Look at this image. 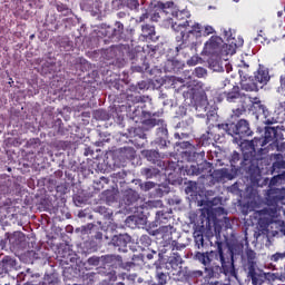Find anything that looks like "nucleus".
<instances>
[{
  "label": "nucleus",
  "instance_id": "obj_17",
  "mask_svg": "<svg viewBox=\"0 0 285 285\" xmlns=\"http://www.w3.org/2000/svg\"><path fill=\"white\" fill-rule=\"evenodd\" d=\"M210 177L216 181L217 184L222 181H232V179H235V173H232L230 169L228 168H220V169H215L212 174Z\"/></svg>",
  "mask_w": 285,
  "mask_h": 285
},
{
  "label": "nucleus",
  "instance_id": "obj_36",
  "mask_svg": "<svg viewBox=\"0 0 285 285\" xmlns=\"http://www.w3.org/2000/svg\"><path fill=\"white\" fill-rule=\"evenodd\" d=\"M259 86L252 81V83H244L243 85V90H246V92H258L259 91Z\"/></svg>",
  "mask_w": 285,
  "mask_h": 285
},
{
  "label": "nucleus",
  "instance_id": "obj_27",
  "mask_svg": "<svg viewBox=\"0 0 285 285\" xmlns=\"http://www.w3.org/2000/svg\"><path fill=\"white\" fill-rule=\"evenodd\" d=\"M155 279L156 285H166L168 284V274L164 273V271H161V267H157Z\"/></svg>",
  "mask_w": 285,
  "mask_h": 285
},
{
  "label": "nucleus",
  "instance_id": "obj_22",
  "mask_svg": "<svg viewBox=\"0 0 285 285\" xmlns=\"http://www.w3.org/2000/svg\"><path fill=\"white\" fill-rule=\"evenodd\" d=\"M248 99L252 104V108H254L258 115H264L265 118L271 115L266 105H263L258 97H248Z\"/></svg>",
  "mask_w": 285,
  "mask_h": 285
},
{
  "label": "nucleus",
  "instance_id": "obj_23",
  "mask_svg": "<svg viewBox=\"0 0 285 285\" xmlns=\"http://www.w3.org/2000/svg\"><path fill=\"white\" fill-rule=\"evenodd\" d=\"M224 97L229 104H235V101L242 97V94L239 92V86H234L232 90L224 91Z\"/></svg>",
  "mask_w": 285,
  "mask_h": 285
},
{
  "label": "nucleus",
  "instance_id": "obj_47",
  "mask_svg": "<svg viewBox=\"0 0 285 285\" xmlns=\"http://www.w3.org/2000/svg\"><path fill=\"white\" fill-rule=\"evenodd\" d=\"M279 259H285V252L283 253H275L271 256V262H279Z\"/></svg>",
  "mask_w": 285,
  "mask_h": 285
},
{
  "label": "nucleus",
  "instance_id": "obj_31",
  "mask_svg": "<svg viewBox=\"0 0 285 285\" xmlns=\"http://www.w3.org/2000/svg\"><path fill=\"white\" fill-rule=\"evenodd\" d=\"M144 126H147V128H155V126H164V120L163 119H157V118H148L142 121Z\"/></svg>",
  "mask_w": 285,
  "mask_h": 285
},
{
  "label": "nucleus",
  "instance_id": "obj_51",
  "mask_svg": "<svg viewBox=\"0 0 285 285\" xmlns=\"http://www.w3.org/2000/svg\"><path fill=\"white\" fill-rule=\"evenodd\" d=\"M245 111L244 107L233 109V117H242Z\"/></svg>",
  "mask_w": 285,
  "mask_h": 285
},
{
  "label": "nucleus",
  "instance_id": "obj_1",
  "mask_svg": "<svg viewBox=\"0 0 285 285\" xmlns=\"http://www.w3.org/2000/svg\"><path fill=\"white\" fill-rule=\"evenodd\" d=\"M216 246V250L210 252H196L194 255V259L203 264V266H209L210 262H213V257H215L218 262H220L219 271L224 274L228 279H237V268H235V250L242 252L244 250V245H232L224 252V242L218 240L216 236V240H213ZM237 247V248H236Z\"/></svg>",
  "mask_w": 285,
  "mask_h": 285
},
{
  "label": "nucleus",
  "instance_id": "obj_61",
  "mask_svg": "<svg viewBox=\"0 0 285 285\" xmlns=\"http://www.w3.org/2000/svg\"><path fill=\"white\" fill-rule=\"evenodd\" d=\"M126 222H127V224H130V222H137V217L129 216V217H127Z\"/></svg>",
  "mask_w": 285,
  "mask_h": 285
},
{
  "label": "nucleus",
  "instance_id": "obj_25",
  "mask_svg": "<svg viewBox=\"0 0 285 285\" xmlns=\"http://www.w3.org/2000/svg\"><path fill=\"white\" fill-rule=\"evenodd\" d=\"M263 138V144H271V141L277 139V128L265 127V134Z\"/></svg>",
  "mask_w": 285,
  "mask_h": 285
},
{
  "label": "nucleus",
  "instance_id": "obj_33",
  "mask_svg": "<svg viewBox=\"0 0 285 285\" xmlns=\"http://www.w3.org/2000/svg\"><path fill=\"white\" fill-rule=\"evenodd\" d=\"M56 10L61 12V14H63V17H68V16L72 14V9L68 8L67 4H63L61 2L56 4Z\"/></svg>",
  "mask_w": 285,
  "mask_h": 285
},
{
  "label": "nucleus",
  "instance_id": "obj_56",
  "mask_svg": "<svg viewBox=\"0 0 285 285\" xmlns=\"http://www.w3.org/2000/svg\"><path fill=\"white\" fill-rule=\"evenodd\" d=\"M98 213H100L101 215H110V213H108V208L104 206L98 207Z\"/></svg>",
  "mask_w": 285,
  "mask_h": 285
},
{
  "label": "nucleus",
  "instance_id": "obj_5",
  "mask_svg": "<svg viewBox=\"0 0 285 285\" xmlns=\"http://www.w3.org/2000/svg\"><path fill=\"white\" fill-rule=\"evenodd\" d=\"M185 248L186 245L179 244V242L177 240H171L161 249V253H167L168 250L171 252L168 256L167 264L170 265V268H173V271H177V268H179V266L184 264V258H181V256L184 255Z\"/></svg>",
  "mask_w": 285,
  "mask_h": 285
},
{
  "label": "nucleus",
  "instance_id": "obj_38",
  "mask_svg": "<svg viewBox=\"0 0 285 285\" xmlns=\"http://www.w3.org/2000/svg\"><path fill=\"white\" fill-rule=\"evenodd\" d=\"M125 6L129 10L139 11V0H125Z\"/></svg>",
  "mask_w": 285,
  "mask_h": 285
},
{
  "label": "nucleus",
  "instance_id": "obj_53",
  "mask_svg": "<svg viewBox=\"0 0 285 285\" xmlns=\"http://www.w3.org/2000/svg\"><path fill=\"white\" fill-rule=\"evenodd\" d=\"M81 90H83V87L80 85L75 86V95L73 97H81Z\"/></svg>",
  "mask_w": 285,
  "mask_h": 285
},
{
  "label": "nucleus",
  "instance_id": "obj_10",
  "mask_svg": "<svg viewBox=\"0 0 285 285\" xmlns=\"http://www.w3.org/2000/svg\"><path fill=\"white\" fill-rule=\"evenodd\" d=\"M267 142H264V137H255L252 140H246L245 142H242V148H245V150H248L250 156L253 157L254 161H257V153L264 150V146H266Z\"/></svg>",
  "mask_w": 285,
  "mask_h": 285
},
{
  "label": "nucleus",
  "instance_id": "obj_45",
  "mask_svg": "<svg viewBox=\"0 0 285 285\" xmlns=\"http://www.w3.org/2000/svg\"><path fill=\"white\" fill-rule=\"evenodd\" d=\"M193 75L196 76L198 79H202V78L206 77L207 71L203 67H197V68H195Z\"/></svg>",
  "mask_w": 285,
  "mask_h": 285
},
{
  "label": "nucleus",
  "instance_id": "obj_34",
  "mask_svg": "<svg viewBox=\"0 0 285 285\" xmlns=\"http://www.w3.org/2000/svg\"><path fill=\"white\" fill-rule=\"evenodd\" d=\"M171 72H179V70H184V62L179 60L169 61Z\"/></svg>",
  "mask_w": 285,
  "mask_h": 285
},
{
  "label": "nucleus",
  "instance_id": "obj_18",
  "mask_svg": "<svg viewBox=\"0 0 285 285\" xmlns=\"http://www.w3.org/2000/svg\"><path fill=\"white\" fill-rule=\"evenodd\" d=\"M277 118L275 117H265L264 124L266 126H273V124H284L285 121V101L279 102L276 110Z\"/></svg>",
  "mask_w": 285,
  "mask_h": 285
},
{
  "label": "nucleus",
  "instance_id": "obj_29",
  "mask_svg": "<svg viewBox=\"0 0 285 285\" xmlns=\"http://www.w3.org/2000/svg\"><path fill=\"white\" fill-rule=\"evenodd\" d=\"M219 37L213 36L206 43H205V50H217L219 48Z\"/></svg>",
  "mask_w": 285,
  "mask_h": 285
},
{
  "label": "nucleus",
  "instance_id": "obj_41",
  "mask_svg": "<svg viewBox=\"0 0 285 285\" xmlns=\"http://www.w3.org/2000/svg\"><path fill=\"white\" fill-rule=\"evenodd\" d=\"M196 191H197V183L189 181L185 188L186 195H193V193H196Z\"/></svg>",
  "mask_w": 285,
  "mask_h": 285
},
{
  "label": "nucleus",
  "instance_id": "obj_32",
  "mask_svg": "<svg viewBox=\"0 0 285 285\" xmlns=\"http://www.w3.org/2000/svg\"><path fill=\"white\" fill-rule=\"evenodd\" d=\"M141 96L127 95V106L128 108H132L136 104H141Z\"/></svg>",
  "mask_w": 285,
  "mask_h": 285
},
{
  "label": "nucleus",
  "instance_id": "obj_63",
  "mask_svg": "<svg viewBox=\"0 0 285 285\" xmlns=\"http://www.w3.org/2000/svg\"><path fill=\"white\" fill-rule=\"evenodd\" d=\"M3 262H0V275H3V273H6V268H3Z\"/></svg>",
  "mask_w": 285,
  "mask_h": 285
},
{
  "label": "nucleus",
  "instance_id": "obj_55",
  "mask_svg": "<svg viewBox=\"0 0 285 285\" xmlns=\"http://www.w3.org/2000/svg\"><path fill=\"white\" fill-rule=\"evenodd\" d=\"M107 282H117V274L115 272H110L108 274V281Z\"/></svg>",
  "mask_w": 285,
  "mask_h": 285
},
{
  "label": "nucleus",
  "instance_id": "obj_9",
  "mask_svg": "<svg viewBox=\"0 0 285 285\" xmlns=\"http://www.w3.org/2000/svg\"><path fill=\"white\" fill-rule=\"evenodd\" d=\"M173 6H175V2L169 1V2H157L155 4V8L157 10L154 13H150V21H159V19H164V21H168V14L173 12Z\"/></svg>",
  "mask_w": 285,
  "mask_h": 285
},
{
  "label": "nucleus",
  "instance_id": "obj_26",
  "mask_svg": "<svg viewBox=\"0 0 285 285\" xmlns=\"http://www.w3.org/2000/svg\"><path fill=\"white\" fill-rule=\"evenodd\" d=\"M136 155H137V151L135 150L134 147H122V148H119V156L122 159L132 160V159H135Z\"/></svg>",
  "mask_w": 285,
  "mask_h": 285
},
{
  "label": "nucleus",
  "instance_id": "obj_57",
  "mask_svg": "<svg viewBox=\"0 0 285 285\" xmlns=\"http://www.w3.org/2000/svg\"><path fill=\"white\" fill-rule=\"evenodd\" d=\"M95 228V225L94 224H87L86 226L82 227V230L85 233H90V230Z\"/></svg>",
  "mask_w": 285,
  "mask_h": 285
},
{
  "label": "nucleus",
  "instance_id": "obj_49",
  "mask_svg": "<svg viewBox=\"0 0 285 285\" xmlns=\"http://www.w3.org/2000/svg\"><path fill=\"white\" fill-rule=\"evenodd\" d=\"M285 177V171L283 174H279L277 176H274L272 179H271V186H275L276 184H278L279 179H284Z\"/></svg>",
  "mask_w": 285,
  "mask_h": 285
},
{
  "label": "nucleus",
  "instance_id": "obj_60",
  "mask_svg": "<svg viewBox=\"0 0 285 285\" xmlns=\"http://www.w3.org/2000/svg\"><path fill=\"white\" fill-rule=\"evenodd\" d=\"M187 66H197V58H191L187 61Z\"/></svg>",
  "mask_w": 285,
  "mask_h": 285
},
{
  "label": "nucleus",
  "instance_id": "obj_7",
  "mask_svg": "<svg viewBox=\"0 0 285 285\" xmlns=\"http://www.w3.org/2000/svg\"><path fill=\"white\" fill-rule=\"evenodd\" d=\"M188 19H190L188 11H175V7H173V12H169L167 17V21H171V28L177 32H181L193 23V20Z\"/></svg>",
  "mask_w": 285,
  "mask_h": 285
},
{
  "label": "nucleus",
  "instance_id": "obj_39",
  "mask_svg": "<svg viewBox=\"0 0 285 285\" xmlns=\"http://www.w3.org/2000/svg\"><path fill=\"white\" fill-rule=\"evenodd\" d=\"M146 158L148 159V161H153L155 164V161H157V159H159V151H157V150H147L146 151Z\"/></svg>",
  "mask_w": 285,
  "mask_h": 285
},
{
  "label": "nucleus",
  "instance_id": "obj_2",
  "mask_svg": "<svg viewBox=\"0 0 285 285\" xmlns=\"http://www.w3.org/2000/svg\"><path fill=\"white\" fill-rule=\"evenodd\" d=\"M226 209L224 207H207L202 210V216L206 219L207 228H214L215 234L206 235L207 242H209L210 246H213L214 242H222V229L228 230L230 228V219L226 216L223 218H217L219 215H224Z\"/></svg>",
  "mask_w": 285,
  "mask_h": 285
},
{
  "label": "nucleus",
  "instance_id": "obj_21",
  "mask_svg": "<svg viewBox=\"0 0 285 285\" xmlns=\"http://www.w3.org/2000/svg\"><path fill=\"white\" fill-rule=\"evenodd\" d=\"M281 202H284V194H282V190L274 188L267 191V206H278Z\"/></svg>",
  "mask_w": 285,
  "mask_h": 285
},
{
  "label": "nucleus",
  "instance_id": "obj_24",
  "mask_svg": "<svg viewBox=\"0 0 285 285\" xmlns=\"http://www.w3.org/2000/svg\"><path fill=\"white\" fill-rule=\"evenodd\" d=\"M23 242H26V234H23L21 232H14L13 235H11L9 237V243L13 247L21 246V244H23Z\"/></svg>",
  "mask_w": 285,
  "mask_h": 285
},
{
  "label": "nucleus",
  "instance_id": "obj_48",
  "mask_svg": "<svg viewBox=\"0 0 285 285\" xmlns=\"http://www.w3.org/2000/svg\"><path fill=\"white\" fill-rule=\"evenodd\" d=\"M134 137H139V139H146V134H144V129L135 128L134 129Z\"/></svg>",
  "mask_w": 285,
  "mask_h": 285
},
{
  "label": "nucleus",
  "instance_id": "obj_46",
  "mask_svg": "<svg viewBox=\"0 0 285 285\" xmlns=\"http://www.w3.org/2000/svg\"><path fill=\"white\" fill-rule=\"evenodd\" d=\"M166 214L164 212H157L156 213V222L157 224H166L168 222V218L165 217Z\"/></svg>",
  "mask_w": 285,
  "mask_h": 285
},
{
  "label": "nucleus",
  "instance_id": "obj_52",
  "mask_svg": "<svg viewBox=\"0 0 285 285\" xmlns=\"http://www.w3.org/2000/svg\"><path fill=\"white\" fill-rule=\"evenodd\" d=\"M118 19H121L122 21L126 19H130V13L126 11H120L117 13Z\"/></svg>",
  "mask_w": 285,
  "mask_h": 285
},
{
  "label": "nucleus",
  "instance_id": "obj_40",
  "mask_svg": "<svg viewBox=\"0 0 285 285\" xmlns=\"http://www.w3.org/2000/svg\"><path fill=\"white\" fill-rule=\"evenodd\" d=\"M150 88V85H148V81L142 80L137 82L136 87H131L130 90H148Z\"/></svg>",
  "mask_w": 285,
  "mask_h": 285
},
{
  "label": "nucleus",
  "instance_id": "obj_54",
  "mask_svg": "<svg viewBox=\"0 0 285 285\" xmlns=\"http://www.w3.org/2000/svg\"><path fill=\"white\" fill-rule=\"evenodd\" d=\"M284 166H285L284 160H282V161H275V163L273 164L274 170H275L276 168L279 170V169L284 168Z\"/></svg>",
  "mask_w": 285,
  "mask_h": 285
},
{
  "label": "nucleus",
  "instance_id": "obj_62",
  "mask_svg": "<svg viewBox=\"0 0 285 285\" xmlns=\"http://www.w3.org/2000/svg\"><path fill=\"white\" fill-rule=\"evenodd\" d=\"M95 239H104V234L101 232H98L96 235H95Z\"/></svg>",
  "mask_w": 285,
  "mask_h": 285
},
{
  "label": "nucleus",
  "instance_id": "obj_19",
  "mask_svg": "<svg viewBox=\"0 0 285 285\" xmlns=\"http://www.w3.org/2000/svg\"><path fill=\"white\" fill-rule=\"evenodd\" d=\"M183 41H188L191 37H202V24L199 23H189L186 29L180 31Z\"/></svg>",
  "mask_w": 285,
  "mask_h": 285
},
{
  "label": "nucleus",
  "instance_id": "obj_12",
  "mask_svg": "<svg viewBox=\"0 0 285 285\" xmlns=\"http://www.w3.org/2000/svg\"><path fill=\"white\" fill-rule=\"evenodd\" d=\"M185 173L187 175H202V177H206V175H210V173H213V164L204 160L200 164L186 166Z\"/></svg>",
  "mask_w": 285,
  "mask_h": 285
},
{
  "label": "nucleus",
  "instance_id": "obj_44",
  "mask_svg": "<svg viewBox=\"0 0 285 285\" xmlns=\"http://www.w3.org/2000/svg\"><path fill=\"white\" fill-rule=\"evenodd\" d=\"M115 261V255L100 256V266H106V264H111Z\"/></svg>",
  "mask_w": 285,
  "mask_h": 285
},
{
  "label": "nucleus",
  "instance_id": "obj_8",
  "mask_svg": "<svg viewBox=\"0 0 285 285\" xmlns=\"http://www.w3.org/2000/svg\"><path fill=\"white\" fill-rule=\"evenodd\" d=\"M128 57L131 61L132 72H146L150 68V65L146 61V53L144 51L131 49L128 51Z\"/></svg>",
  "mask_w": 285,
  "mask_h": 285
},
{
  "label": "nucleus",
  "instance_id": "obj_58",
  "mask_svg": "<svg viewBox=\"0 0 285 285\" xmlns=\"http://www.w3.org/2000/svg\"><path fill=\"white\" fill-rule=\"evenodd\" d=\"M97 115L99 117H102L101 119H104V120L108 119V112H106L104 110L97 111Z\"/></svg>",
  "mask_w": 285,
  "mask_h": 285
},
{
  "label": "nucleus",
  "instance_id": "obj_64",
  "mask_svg": "<svg viewBox=\"0 0 285 285\" xmlns=\"http://www.w3.org/2000/svg\"><path fill=\"white\" fill-rule=\"evenodd\" d=\"M184 48H186V46L183 43V45H179L178 47H176V50H177V52H179V50H184Z\"/></svg>",
  "mask_w": 285,
  "mask_h": 285
},
{
  "label": "nucleus",
  "instance_id": "obj_43",
  "mask_svg": "<svg viewBox=\"0 0 285 285\" xmlns=\"http://www.w3.org/2000/svg\"><path fill=\"white\" fill-rule=\"evenodd\" d=\"M87 264H89V266H101V257L91 256L88 258Z\"/></svg>",
  "mask_w": 285,
  "mask_h": 285
},
{
  "label": "nucleus",
  "instance_id": "obj_4",
  "mask_svg": "<svg viewBox=\"0 0 285 285\" xmlns=\"http://www.w3.org/2000/svg\"><path fill=\"white\" fill-rule=\"evenodd\" d=\"M242 264L244 271H247V277L252 279L253 285L259 284V275L257 274V253L252 248H246L242 254Z\"/></svg>",
  "mask_w": 285,
  "mask_h": 285
},
{
  "label": "nucleus",
  "instance_id": "obj_42",
  "mask_svg": "<svg viewBox=\"0 0 285 285\" xmlns=\"http://www.w3.org/2000/svg\"><path fill=\"white\" fill-rule=\"evenodd\" d=\"M139 186L140 190H142L144 193H148V190H153V188H155L156 184L153 181H146L141 183Z\"/></svg>",
  "mask_w": 285,
  "mask_h": 285
},
{
  "label": "nucleus",
  "instance_id": "obj_59",
  "mask_svg": "<svg viewBox=\"0 0 285 285\" xmlns=\"http://www.w3.org/2000/svg\"><path fill=\"white\" fill-rule=\"evenodd\" d=\"M150 18V13L148 12H145L142 13L140 17H139V21L140 23L144 22L146 19H149Z\"/></svg>",
  "mask_w": 285,
  "mask_h": 285
},
{
  "label": "nucleus",
  "instance_id": "obj_28",
  "mask_svg": "<svg viewBox=\"0 0 285 285\" xmlns=\"http://www.w3.org/2000/svg\"><path fill=\"white\" fill-rule=\"evenodd\" d=\"M141 30L145 39H155V26L144 24Z\"/></svg>",
  "mask_w": 285,
  "mask_h": 285
},
{
  "label": "nucleus",
  "instance_id": "obj_11",
  "mask_svg": "<svg viewBox=\"0 0 285 285\" xmlns=\"http://www.w3.org/2000/svg\"><path fill=\"white\" fill-rule=\"evenodd\" d=\"M139 199V193H137L135 189H126L124 191L122 202L125 206H128V209L131 213H139V208H141V206L137 205Z\"/></svg>",
  "mask_w": 285,
  "mask_h": 285
},
{
  "label": "nucleus",
  "instance_id": "obj_13",
  "mask_svg": "<svg viewBox=\"0 0 285 285\" xmlns=\"http://www.w3.org/2000/svg\"><path fill=\"white\" fill-rule=\"evenodd\" d=\"M252 81L264 88L271 81V71L264 65H259L257 71L252 77Z\"/></svg>",
  "mask_w": 285,
  "mask_h": 285
},
{
  "label": "nucleus",
  "instance_id": "obj_20",
  "mask_svg": "<svg viewBox=\"0 0 285 285\" xmlns=\"http://www.w3.org/2000/svg\"><path fill=\"white\" fill-rule=\"evenodd\" d=\"M131 239L132 238L128 234H119L111 238V244L112 246H116L118 250L126 253V248H128V244H130Z\"/></svg>",
  "mask_w": 285,
  "mask_h": 285
},
{
  "label": "nucleus",
  "instance_id": "obj_15",
  "mask_svg": "<svg viewBox=\"0 0 285 285\" xmlns=\"http://www.w3.org/2000/svg\"><path fill=\"white\" fill-rule=\"evenodd\" d=\"M222 126H226V124H218L216 126L208 127V130L203 135L202 139L204 141L219 142V139H222L224 135L220 132V130H224V127Z\"/></svg>",
  "mask_w": 285,
  "mask_h": 285
},
{
  "label": "nucleus",
  "instance_id": "obj_16",
  "mask_svg": "<svg viewBox=\"0 0 285 285\" xmlns=\"http://www.w3.org/2000/svg\"><path fill=\"white\" fill-rule=\"evenodd\" d=\"M204 225L196 227L193 233L194 246L197 250H206L208 248V242L204 238Z\"/></svg>",
  "mask_w": 285,
  "mask_h": 285
},
{
  "label": "nucleus",
  "instance_id": "obj_30",
  "mask_svg": "<svg viewBox=\"0 0 285 285\" xmlns=\"http://www.w3.org/2000/svg\"><path fill=\"white\" fill-rule=\"evenodd\" d=\"M141 175L146 177V179H153V177H157L159 175V169L151 167V168H142Z\"/></svg>",
  "mask_w": 285,
  "mask_h": 285
},
{
  "label": "nucleus",
  "instance_id": "obj_3",
  "mask_svg": "<svg viewBox=\"0 0 285 285\" xmlns=\"http://www.w3.org/2000/svg\"><path fill=\"white\" fill-rule=\"evenodd\" d=\"M243 150V158L242 155L237 151H233L229 163L232 168L229 169L232 173H235V176L237 177V174L242 173V170H250L253 166V161L255 159L250 156L249 151L246 148H242Z\"/></svg>",
  "mask_w": 285,
  "mask_h": 285
},
{
  "label": "nucleus",
  "instance_id": "obj_50",
  "mask_svg": "<svg viewBox=\"0 0 285 285\" xmlns=\"http://www.w3.org/2000/svg\"><path fill=\"white\" fill-rule=\"evenodd\" d=\"M215 32V29L212 26H205L203 31V37H208L209 35H213Z\"/></svg>",
  "mask_w": 285,
  "mask_h": 285
},
{
  "label": "nucleus",
  "instance_id": "obj_6",
  "mask_svg": "<svg viewBox=\"0 0 285 285\" xmlns=\"http://www.w3.org/2000/svg\"><path fill=\"white\" fill-rule=\"evenodd\" d=\"M224 131L232 137H239V139H244V137H253V129H250V122L246 119H240L236 124H225L222 125Z\"/></svg>",
  "mask_w": 285,
  "mask_h": 285
},
{
  "label": "nucleus",
  "instance_id": "obj_37",
  "mask_svg": "<svg viewBox=\"0 0 285 285\" xmlns=\"http://www.w3.org/2000/svg\"><path fill=\"white\" fill-rule=\"evenodd\" d=\"M139 243H140V246H142V248H148V246L153 244V239L150 238V236L145 234L140 236Z\"/></svg>",
  "mask_w": 285,
  "mask_h": 285
},
{
  "label": "nucleus",
  "instance_id": "obj_35",
  "mask_svg": "<svg viewBox=\"0 0 285 285\" xmlns=\"http://www.w3.org/2000/svg\"><path fill=\"white\" fill-rule=\"evenodd\" d=\"M159 232L163 233L164 238L170 239L173 237V226L170 225L160 226Z\"/></svg>",
  "mask_w": 285,
  "mask_h": 285
},
{
  "label": "nucleus",
  "instance_id": "obj_14",
  "mask_svg": "<svg viewBox=\"0 0 285 285\" xmlns=\"http://www.w3.org/2000/svg\"><path fill=\"white\" fill-rule=\"evenodd\" d=\"M101 35H104L108 39H117L118 41H121V39H124V23L120 21H116L115 28L107 27L106 29L101 30Z\"/></svg>",
  "mask_w": 285,
  "mask_h": 285
}]
</instances>
